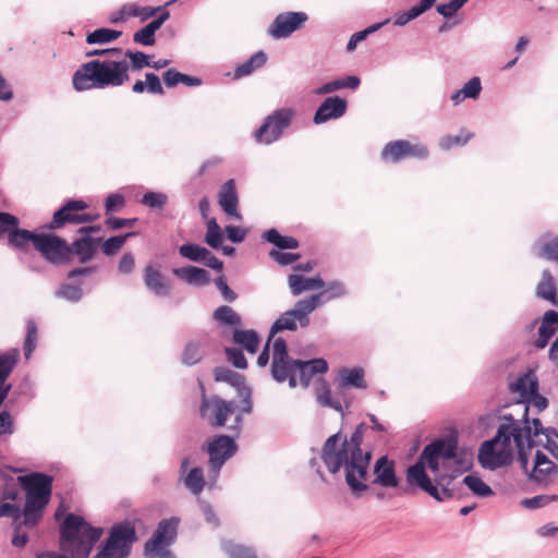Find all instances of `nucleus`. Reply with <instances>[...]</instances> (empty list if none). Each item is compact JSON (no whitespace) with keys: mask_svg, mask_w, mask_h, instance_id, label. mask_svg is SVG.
<instances>
[{"mask_svg":"<svg viewBox=\"0 0 558 558\" xmlns=\"http://www.w3.org/2000/svg\"><path fill=\"white\" fill-rule=\"evenodd\" d=\"M368 428L364 423L359 424L350 439H342L341 433H336L326 439L322 449L320 458L328 471L336 474L341 468H344L345 482L354 494L367 489L365 481L372 451L363 450L361 446Z\"/></svg>","mask_w":558,"mask_h":558,"instance_id":"f257e3e1","label":"nucleus"},{"mask_svg":"<svg viewBox=\"0 0 558 558\" xmlns=\"http://www.w3.org/2000/svg\"><path fill=\"white\" fill-rule=\"evenodd\" d=\"M454 440L436 439L427 445L416 463L407 470V482L417 487L437 501H445L454 496V475L440 474V462L446 464L456 458Z\"/></svg>","mask_w":558,"mask_h":558,"instance_id":"f03ea898","label":"nucleus"},{"mask_svg":"<svg viewBox=\"0 0 558 558\" xmlns=\"http://www.w3.org/2000/svg\"><path fill=\"white\" fill-rule=\"evenodd\" d=\"M529 408L524 405L523 420L504 416L495 437L484 441L478 450V462L484 469L496 470L511 462L514 449L525 469L529 464L526 450L533 447L532 428L529 426Z\"/></svg>","mask_w":558,"mask_h":558,"instance_id":"7ed1b4c3","label":"nucleus"},{"mask_svg":"<svg viewBox=\"0 0 558 558\" xmlns=\"http://www.w3.org/2000/svg\"><path fill=\"white\" fill-rule=\"evenodd\" d=\"M102 529L94 527L83 517L69 513L60 525V554L46 551L36 558H88Z\"/></svg>","mask_w":558,"mask_h":558,"instance_id":"20e7f679","label":"nucleus"},{"mask_svg":"<svg viewBox=\"0 0 558 558\" xmlns=\"http://www.w3.org/2000/svg\"><path fill=\"white\" fill-rule=\"evenodd\" d=\"M130 81L129 63L125 59H93L83 63L72 76L76 92L95 88L118 87Z\"/></svg>","mask_w":558,"mask_h":558,"instance_id":"39448f33","label":"nucleus"},{"mask_svg":"<svg viewBox=\"0 0 558 558\" xmlns=\"http://www.w3.org/2000/svg\"><path fill=\"white\" fill-rule=\"evenodd\" d=\"M328 364L324 359L311 361L292 360L289 356L284 339L277 338L272 344L271 375L279 381H289L290 387L302 385L308 386L312 377L316 374H324Z\"/></svg>","mask_w":558,"mask_h":558,"instance_id":"423d86ee","label":"nucleus"},{"mask_svg":"<svg viewBox=\"0 0 558 558\" xmlns=\"http://www.w3.org/2000/svg\"><path fill=\"white\" fill-rule=\"evenodd\" d=\"M52 476L34 472L17 477L25 492V505L21 518L25 526H36L44 515L52 493Z\"/></svg>","mask_w":558,"mask_h":558,"instance_id":"0eeeda50","label":"nucleus"},{"mask_svg":"<svg viewBox=\"0 0 558 558\" xmlns=\"http://www.w3.org/2000/svg\"><path fill=\"white\" fill-rule=\"evenodd\" d=\"M136 539V531L131 522L114 524L96 558H126L130 555L131 545Z\"/></svg>","mask_w":558,"mask_h":558,"instance_id":"6e6552de","label":"nucleus"},{"mask_svg":"<svg viewBox=\"0 0 558 558\" xmlns=\"http://www.w3.org/2000/svg\"><path fill=\"white\" fill-rule=\"evenodd\" d=\"M88 204L83 199H70L65 202L54 214L47 225L49 230H59L66 225H84L98 219V215H92L85 210Z\"/></svg>","mask_w":558,"mask_h":558,"instance_id":"1a4fd4ad","label":"nucleus"},{"mask_svg":"<svg viewBox=\"0 0 558 558\" xmlns=\"http://www.w3.org/2000/svg\"><path fill=\"white\" fill-rule=\"evenodd\" d=\"M294 117V111L290 108L275 110L266 117L264 123L255 131V140L260 144H271L277 141L283 130H286Z\"/></svg>","mask_w":558,"mask_h":558,"instance_id":"9d476101","label":"nucleus"},{"mask_svg":"<svg viewBox=\"0 0 558 558\" xmlns=\"http://www.w3.org/2000/svg\"><path fill=\"white\" fill-rule=\"evenodd\" d=\"M235 412L236 407L233 401H227L218 396L207 398L203 391L199 415L202 418L207 420L210 426H225L228 416L234 414Z\"/></svg>","mask_w":558,"mask_h":558,"instance_id":"9b49d317","label":"nucleus"},{"mask_svg":"<svg viewBox=\"0 0 558 558\" xmlns=\"http://www.w3.org/2000/svg\"><path fill=\"white\" fill-rule=\"evenodd\" d=\"M36 251L50 264H70L68 242L54 233H40V238L36 239Z\"/></svg>","mask_w":558,"mask_h":558,"instance_id":"f8f14e48","label":"nucleus"},{"mask_svg":"<svg viewBox=\"0 0 558 558\" xmlns=\"http://www.w3.org/2000/svg\"><path fill=\"white\" fill-rule=\"evenodd\" d=\"M19 219L9 213H0V236L8 233L9 244L17 250H26L29 243L36 250V239L40 233H35L26 229H19Z\"/></svg>","mask_w":558,"mask_h":558,"instance_id":"ddd939ff","label":"nucleus"},{"mask_svg":"<svg viewBox=\"0 0 558 558\" xmlns=\"http://www.w3.org/2000/svg\"><path fill=\"white\" fill-rule=\"evenodd\" d=\"M428 156V149L420 143L407 140L389 142L381 150V159L386 162H398L404 158L424 159Z\"/></svg>","mask_w":558,"mask_h":558,"instance_id":"4468645a","label":"nucleus"},{"mask_svg":"<svg viewBox=\"0 0 558 558\" xmlns=\"http://www.w3.org/2000/svg\"><path fill=\"white\" fill-rule=\"evenodd\" d=\"M179 521L175 518L161 520L153 537L145 544V554L155 556L168 547L177 537Z\"/></svg>","mask_w":558,"mask_h":558,"instance_id":"2eb2a0df","label":"nucleus"},{"mask_svg":"<svg viewBox=\"0 0 558 558\" xmlns=\"http://www.w3.org/2000/svg\"><path fill=\"white\" fill-rule=\"evenodd\" d=\"M238 446L233 438L227 435H219L207 441L208 464L210 469L218 472L221 466L236 451Z\"/></svg>","mask_w":558,"mask_h":558,"instance_id":"dca6fc26","label":"nucleus"},{"mask_svg":"<svg viewBox=\"0 0 558 558\" xmlns=\"http://www.w3.org/2000/svg\"><path fill=\"white\" fill-rule=\"evenodd\" d=\"M306 21L307 14L304 12L280 13L270 24L268 34L275 39L286 38L301 28Z\"/></svg>","mask_w":558,"mask_h":558,"instance_id":"f3484780","label":"nucleus"},{"mask_svg":"<svg viewBox=\"0 0 558 558\" xmlns=\"http://www.w3.org/2000/svg\"><path fill=\"white\" fill-rule=\"evenodd\" d=\"M101 238H93L85 234L74 240L71 244L68 243L70 263L73 262L74 258L81 264L93 260L97 254Z\"/></svg>","mask_w":558,"mask_h":558,"instance_id":"a211bd4d","label":"nucleus"},{"mask_svg":"<svg viewBox=\"0 0 558 558\" xmlns=\"http://www.w3.org/2000/svg\"><path fill=\"white\" fill-rule=\"evenodd\" d=\"M144 283L157 296H167L171 292L170 280L161 272L160 266L147 265L143 275Z\"/></svg>","mask_w":558,"mask_h":558,"instance_id":"6ab92c4d","label":"nucleus"},{"mask_svg":"<svg viewBox=\"0 0 558 558\" xmlns=\"http://www.w3.org/2000/svg\"><path fill=\"white\" fill-rule=\"evenodd\" d=\"M374 484L383 487H397L399 480L396 475L395 462L386 456L380 457L374 465Z\"/></svg>","mask_w":558,"mask_h":558,"instance_id":"aec40b11","label":"nucleus"},{"mask_svg":"<svg viewBox=\"0 0 558 558\" xmlns=\"http://www.w3.org/2000/svg\"><path fill=\"white\" fill-rule=\"evenodd\" d=\"M345 110L347 101L344 99L337 96L328 97L318 107L314 116V122L320 124L328 120L340 118L345 113Z\"/></svg>","mask_w":558,"mask_h":558,"instance_id":"412c9836","label":"nucleus"},{"mask_svg":"<svg viewBox=\"0 0 558 558\" xmlns=\"http://www.w3.org/2000/svg\"><path fill=\"white\" fill-rule=\"evenodd\" d=\"M218 204L228 216L240 218L238 211L239 198L233 179L228 180L221 186L218 194Z\"/></svg>","mask_w":558,"mask_h":558,"instance_id":"4be33fe9","label":"nucleus"},{"mask_svg":"<svg viewBox=\"0 0 558 558\" xmlns=\"http://www.w3.org/2000/svg\"><path fill=\"white\" fill-rule=\"evenodd\" d=\"M558 329V313L556 311H547L543 317L538 329V338L535 341V347L543 349L547 345L548 340L555 335Z\"/></svg>","mask_w":558,"mask_h":558,"instance_id":"5701e85b","label":"nucleus"},{"mask_svg":"<svg viewBox=\"0 0 558 558\" xmlns=\"http://www.w3.org/2000/svg\"><path fill=\"white\" fill-rule=\"evenodd\" d=\"M173 275L189 284L206 286L210 280L207 270L195 266L175 268Z\"/></svg>","mask_w":558,"mask_h":558,"instance_id":"b1692460","label":"nucleus"},{"mask_svg":"<svg viewBox=\"0 0 558 558\" xmlns=\"http://www.w3.org/2000/svg\"><path fill=\"white\" fill-rule=\"evenodd\" d=\"M288 283L293 295H300L305 291L323 289L325 287V282L320 277L305 278L295 274L288 277Z\"/></svg>","mask_w":558,"mask_h":558,"instance_id":"393cba45","label":"nucleus"},{"mask_svg":"<svg viewBox=\"0 0 558 558\" xmlns=\"http://www.w3.org/2000/svg\"><path fill=\"white\" fill-rule=\"evenodd\" d=\"M322 300L323 294H313L296 302L292 311L295 312L301 327H306L310 324L308 315L319 306Z\"/></svg>","mask_w":558,"mask_h":558,"instance_id":"a878e982","label":"nucleus"},{"mask_svg":"<svg viewBox=\"0 0 558 558\" xmlns=\"http://www.w3.org/2000/svg\"><path fill=\"white\" fill-rule=\"evenodd\" d=\"M348 386H352L360 389L367 388V384L364 379V371L360 367L355 368H343L339 373V389L342 390Z\"/></svg>","mask_w":558,"mask_h":558,"instance_id":"bb28decb","label":"nucleus"},{"mask_svg":"<svg viewBox=\"0 0 558 558\" xmlns=\"http://www.w3.org/2000/svg\"><path fill=\"white\" fill-rule=\"evenodd\" d=\"M263 239L271 244L278 251L295 250L299 247V241L293 236L281 235L277 229H269L263 233Z\"/></svg>","mask_w":558,"mask_h":558,"instance_id":"cd10ccee","label":"nucleus"},{"mask_svg":"<svg viewBox=\"0 0 558 558\" xmlns=\"http://www.w3.org/2000/svg\"><path fill=\"white\" fill-rule=\"evenodd\" d=\"M233 342L242 345L248 353L255 354L259 347V336L255 330L236 329L232 336Z\"/></svg>","mask_w":558,"mask_h":558,"instance_id":"c85d7f7f","label":"nucleus"},{"mask_svg":"<svg viewBox=\"0 0 558 558\" xmlns=\"http://www.w3.org/2000/svg\"><path fill=\"white\" fill-rule=\"evenodd\" d=\"M512 390L519 392L523 399L533 396L538 390V381L535 374L529 372L519 377L512 385Z\"/></svg>","mask_w":558,"mask_h":558,"instance_id":"c756f323","label":"nucleus"},{"mask_svg":"<svg viewBox=\"0 0 558 558\" xmlns=\"http://www.w3.org/2000/svg\"><path fill=\"white\" fill-rule=\"evenodd\" d=\"M437 0H421L418 4L412 7L410 10L400 13L395 19V25L403 26L410 21L416 19L427 10H429Z\"/></svg>","mask_w":558,"mask_h":558,"instance_id":"7c9ffc66","label":"nucleus"},{"mask_svg":"<svg viewBox=\"0 0 558 558\" xmlns=\"http://www.w3.org/2000/svg\"><path fill=\"white\" fill-rule=\"evenodd\" d=\"M554 462H551L545 453L537 451L535 456V464L531 473V476L536 482H543L546 480L548 474L554 470Z\"/></svg>","mask_w":558,"mask_h":558,"instance_id":"2f4dec72","label":"nucleus"},{"mask_svg":"<svg viewBox=\"0 0 558 558\" xmlns=\"http://www.w3.org/2000/svg\"><path fill=\"white\" fill-rule=\"evenodd\" d=\"M267 61V57L263 51L254 53L247 61L236 66L234 77L240 78L250 75L255 70L262 68Z\"/></svg>","mask_w":558,"mask_h":558,"instance_id":"473e14b6","label":"nucleus"},{"mask_svg":"<svg viewBox=\"0 0 558 558\" xmlns=\"http://www.w3.org/2000/svg\"><path fill=\"white\" fill-rule=\"evenodd\" d=\"M146 82H143L141 80H137L132 90L136 94H142L143 92L147 90L151 94H159L162 95L165 93L163 87L160 83V78L155 73H146L145 75Z\"/></svg>","mask_w":558,"mask_h":558,"instance_id":"72a5a7b5","label":"nucleus"},{"mask_svg":"<svg viewBox=\"0 0 558 558\" xmlns=\"http://www.w3.org/2000/svg\"><path fill=\"white\" fill-rule=\"evenodd\" d=\"M536 293L539 298L545 300L555 301L557 295V288L555 279L549 270H544L541 281L537 284Z\"/></svg>","mask_w":558,"mask_h":558,"instance_id":"f704fd0d","label":"nucleus"},{"mask_svg":"<svg viewBox=\"0 0 558 558\" xmlns=\"http://www.w3.org/2000/svg\"><path fill=\"white\" fill-rule=\"evenodd\" d=\"M298 316L295 312L292 310L283 313L272 325L270 329V338H272L277 332L283 330L295 331L298 329Z\"/></svg>","mask_w":558,"mask_h":558,"instance_id":"c9c22d12","label":"nucleus"},{"mask_svg":"<svg viewBox=\"0 0 558 558\" xmlns=\"http://www.w3.org/2000/svg\"><path fill=\"white\" fill-rule=\"evenodd\" d=\"M184 485L192 494L198 496L205 487L203 470L198 466L191 469L184 477Z\"/></svg>","mask_w":558,"mask_h":558,"instance_id":"e433bc0d","label":"nucleus"},{"mask_svg":"<svg viewBox=\"0 0 558 558\" xmlns=\"http://www.w3.org/2000/svg\"><path fill=\"white\" fill-rule=\"evenodd\" d=\"M162 7H142L137 3H128L123 5V13L130 15V17H140L141 21H146L159 12Z\"/></svg>","mask_w":558,"mask_h":558,"instance_id":"4c0bfd02","label":"nucleus"},{"mask_svg":"<svg viewBox=\"0 0 558 558\" xmlns=\"http://www.w3.org/2000/svg\"><path fill=\"white\" fill-rule=\"evenodd\" d=\"M17 360V350H11L0 355V383L7 384V378L12 373Z\"/></svg>","mask_w":558,"mask_h":558,"instance_id":"58836bf2","label":"nucleus"},{"mask_svg":"<svg viewBox=\"0 0 558 558\" xmlns=\"http://www.w3.org/2000/svg\"><path fill=\"white\" fill-rule=\"evenodd\" d=\"M463 484H465L474 495L480 497H487L494 494L492 488L475 474L466 475L463 478Z\"/></svg>","mask_w":558,"mask_h":558,"instance_id":"ea45409f","label":"nucleus"},{"mask_svg":"<svg viewBox=\"0 0 558 558\" xmlns=\"http://www.w3.org/2000/svg\"><path fill=\"white\" fill-rule=\"evenodd\" d=\"M134 232H129L124 235H116L107 239L106 241L100 242L101 244V252L107 256H112L117 254L124 245L125 241L134 236Z\"/></svg>","mask_w":558,"mask_h":558,"instance_id":"a19ab883","label":"nucleus"},{"mask_svg":"<svg viewBox=\"0 0 558 558\" xmlns=\"http://www.w3.org/2000/svg\"><path fill=\"white\" fill-rule=\"evenodd\" d=\"M221 546L230 558H257L253 548L234 544L232 541H223Z\"/></svg>","mask_w":558,"mask_h":558,"instance_id":"79ce46f5","label":"nucleus"},{"mask_svg":"<svg viewBox=\"0 0 558 558\" xmlns=\"http://www.w3.org/2000/svg\"><path fill=\"white\" fill-rule=\"evenodd\" d=\"M214 318L221 324L229 326H240L242 324L240 315L230 306L222 305L214 312Z\"/></svg>","mask_w":558,"mask_h":558,"instance_id":"37998d69","label":"nucleus"},{"mask_svg":"<svg viewBox=\"0 0 558 558\" xmlns=\"http://www.w3.org/2000/svg\"><path fill=\"white\" fill-rule=\"evenodd\" d=\"M120 31L110 28H98L86 36L88 44H107L118 39L121 36Z\"/></svg>","mask_w":558,"mask_h":558,"instance_id":"c03bdc74","label":"nucleus"},{"mask_svg":"<svg viewBox=\"0 0 558 558\" xmlns=\"http://www.w3.org/2000/svg\"><path fill=\"white\" fill-rule=\"evenodd\" d=\"M214 376L216 381L228 383L233 387H241L244 384V377L242 375L227 367H216L214 369Z\"/></svg>","mask_w":558,"mask_h":558,"instance_id":"a18cd8bd","label":"nucleus"},{"mask_svg":"<svg viewBox=\"0 0 558 558\" xmlns=\"http://www.w3.org/2000/svg\"><path fill=\"white\" fill-rule=\"evenodd\" d=\"M203 357V349L198 341H189L182 354V362L186 365H195Z\"/></svg>","mask_w":558,"mask_h":558,"instance_id":"49530a36","label":"nucleus"},{"mask_svg":"<svg viewBox=\"0 0 558 558\" xmlns=\"http://www.w3.org/2000/svg\"><path fill=\"white\" fill-rule=\"evenodd\" d=\"M122 58L130 60V62L128 61L129 70L140 71L145 66H150V57L142 51L126 50L124 53L122 52Z\"/></svg>","mask_w":558,"mask_h":558,"instance_id":"de8ad7c7","label":"nucleus"},{"mask_svg":"<svg viewBox=\"0 0 558 558\" xmlns=\"http://www.w3.org/2000/svg\"><path fill=\"white\" fill-rule=\"evenodd\" d=\"M473 137V134L466 131H461L457 135H445L440 138L439 145L442 149H451L456 146H463L465 145L471 138Z\"/></svg>","mask_w":558,"mask_h":558,"instance_id":"09e8293b","label":"nucleus"},{"mask_svg":"<svg viewBox=\"0 0 558 558\" xmlns=\"http://www.w3.org/2000/svg\"><path fill=\"white\" fill-rule=\"evenodd\" d=\"M205 241L213 248H218L221 246L222 233L215 218H210L207 221V232Z\"/></svg>","mask_w":558,"mask_h":558,"instance_id":"8fccbe9b","label":"nucleus"},{"mask_svg":"<svg viewBox=\"0 0 558 558\" xmlns=\"http://www.w3.org/2000/svg\"><path fill=\"white\" fill-rule=\"evenodd\" d=\"M179 253L182 257L192 262L202 260L203 257L209 255V251L206 247L197 244H183L179 247Z\"/></svg>","mask_w":558,"mask_h":558,"instance_id":"3c124183","label":"nucleus"},{"mask_svg":"<svg viewBox=\"0 0 558 558\" xmlns=\"http://www.w3.org/2000/svg\"><path fill=\"white\" fill-rule=\"evenodd\" d=\"M38 340V330L34 320L27 322L26 337L24 341L25 357L28 360L36 348Z\"/></svg>","mask_w":558,"mask_h":558,"instance_id":"603ef678","label":"nucleus"},{"mask_svg":"<svg viewBox=\"0 0 558 558\" xmlns=\"http://www.w3.org/2000/svg\"><path fill=\"white\" fill-rule=\"evenodd\" d=\"M539 256L558 263V235L543 243L541 246Z\"/></svg>","mask_w":558,"mask_h":558,"instance_id":"864d4df0","label":"nucleus"},{"mask_svg":"<svg viewBox=\"0 0 558 558\" xmlns=\"http://www.w3.org/2000/svg\"><path fill=\"white\" fill-rule=\"evenodd\" d=\"M167 203V195L158 192H147L143 195L142 204L149 208L161 209Z\"/></svg>","mask_w":558,"mask_h":558,"instance_id":"5fc2aeb1","label":"nucleus"},{"mask_svg":"<svg viewBox=\"0 0 558 558\" xmlns=\"http://www.w3.org/2000/svg\"><path fill=\"white\" fill-rule=\"evenodd\" d=\"M345 288L343 283L339 281H332L327 284L326 289L318 294H323V301H330L332 299L342 298L345 294Z\"/></svg>","mask_w":558,"mask_h":558,"instance_id":"6e6d98bb","label":"nucleus"},{"mask_svg":"<svg viewBox=\"0 0 558 558\" xmlns=\"http://www.w3.org/2000/svg\"><path fill=\"white\" fill-rule=\"evenodd\" d=\"M228 361L236 368L244 369L247 367V361L239 348H226Z\"/></svg>","mask_w":558,"mask_h":558,"instance_id":"4d7b16f0","label":"nucleus"},{"mask_svg":"<svg viewBox=\"0 0 558 558\" xmlns=\"http://www.w3.org/2000/svg\"><path fill=\"white\" fill-rule=\"evenodd\" d=\"M269 256L281 266L291 265L301 258L299 253H283L276 248L270 250Z\"/></svg>","mask_w":558,"mask_h":558,"instance_id":"13d9d810","label":"nucleus"},{"mask_svg":"<svg viewBox=\"0 0 558 558\" xmlns=\"http://www.w3.org/2000/svg\"><path fill=\"white\" fill-rule=\"evenodd\" d=\"M318 401L325 407L332 408L337 411L342 410L341 399L338 397V395L332 396L331 391L327 387H325L324 391L318 396Z\"/></svg>","mask_w":558,"mask_h":558,"instance_id":"bf43d9fd","label":"nucleus"},{"mask_svg":"<svg viewBox=\"0 0 558 558\" xmlns=\"http://www.w3.org/2000/svg\"><path fill=\"white\" fill-rule=\"evenodd\" d=\"M551 500H558V496L539 495L532 498H526L521 501V505L527 509H537L549 504Z\"/></svg>","mask_w":558,"mask_h":558,"instance_id":"052dcab7","label":"nucleus"},{"mask_svg":"<svg viewBox=\"0 0 558 558\" xmlns=\"http://www.w3.org/2000/svg\"><path fill=\"white\" fill-rule=\"evenodd\" d=\"M468 0H451L448 3L439 4L437 12L445 17H451L460 10Z\"/></svg>","mask_w":558,"mask_h":558,"instance_id":"680f3d73","label":"nucleus"},{"mask_svg":"<svg viewBox=\"0 0 558 558\" xmlns=\"http://www.w3.org/2000/svg\"><path fill=\"white\" fill-rule=\"evenodd\" d=\"M380 27H381V24H375V25H373V26H371V27H368V28H366L364 31L354 33L351 36V38H350V40H349V43L347 45V50L348 51H353L356 48L357 44L361 43L362 40H364L368 34L377 31Z\"/></svg>","mask_w":558,"mask_h":558,"instance_id":"e2e57ef3","label":"nucleus"},{"mask_svg":"<svg viewBox=\"0 0 558 558\" xmlns=\"http://www.w3.org/2000/svg\"><path fill=\"white\" fill-rule=\"evenodd\" d=\"M85 57H99L98 59L104 58H114V59H123L122 58V49L120 48H111V49H93L85 52Z\"/></svg>","mask_w":558,"mask_h":558,"instance_id":"0e129e2a","label":"nucleus"},{"mask_svg":"<svg viewBox=\"0 0 558 558\" xmlns=\"http://www.w3.org/2000/svg\"><path fill=\"white\" fill-rule=\"evenodd\" d=\"M482 86L478 77H472L464 86L461 88V93L464 94L466 98H477L481 93Z\"/></svg>","mask_w":558,"mask_h":558,"instance_id":"69168bd1","label":"nucleus"},{"mask_svg":"<svg viewBox=\"0 0 558 558\" xmlns=\"http://www.w3.org/2000/svg\"><path fill=\"white\" fill-rule=\"evenodd\" d=\"M133 40L144 46H153L155 44V34L147 26H144L134 33Z\"/></svg>","mask_w":558,"mask_h":558,"instance_id":"338daca9","label":"nucleus"},{"mask_svg":"<svg viewBox=\"0 0 558 558\" xmlns=\"http://www.w3.org/2000/svg\"><path fill=\"white\" fill-rule=\"evenodd\" d=\"M124 197L121 194H110L105 202L106 213H113L120 210L124 206Z\"/></svg>","mask_w":558,"mask_h":558,"instance_id":"774afa93","label":"nucleus"}]
</instances>
